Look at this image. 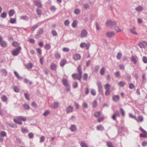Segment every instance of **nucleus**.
I'll return each mask as SVG.
<instances>
[{
    "label": "nucleus",
    "mask_w": 147,
    "mask_h": 147,
    "mask_svg": "<svg viewBox=\"0 0 147 147\" xmlns=\"http://www.w3.org/2000/svg\"><path fill=\"white\" fill-rule=\"evenodd\" d=\"M119 86L121 87H123L125 84V83L124 82L120 81L119 83Z\"/></svg>",
    "instance_id": "36"
},
{
    "label": "nucleus",
    "mask_w": 147,
    "mask_h": 147,
    "mask_svg": "<svg viewBox=\"0 0 147 147\" xmlns=\"http://www.w3.org/2000/svg\"><path fill=\"white\" fill-rule=\"evenodd\" d=\"M43 30L42 28H40L37 34L40 35L43 33Z\"/></svg>",
    "instance_id": "44"
},
{
    "label": "nucleus",
    "mask_w": 147,
    "mask_h": 147,
    "mask_svg": "<svg viewBox=\"0 0 147 147\" xmlns=\"http://www.w3.org/2000/svg\"><path fill=\"white\" fill-rule=\"evenodd\" d=\"M0 45L2 47H5L7 46V43L5 41L3 40L0 43Z\"/></svg>",
    "instance_id": "21"
},
{
    "label": "nucleus",
    "mask_w": 147,
    "mask_h": 147,
    "mask_svg": "<svg viewBox=\"0 0 147 147\" xmlns=\"http://www.w3.org/2000/svg\"><path fill=\"white\" fill-rule=\"evenodd\" d=\"M77 70L78 71V74L79 76L77 78V79H78L79 81H81V79L82 78V71L81 66L80 65H79L77 67Z\"/></svg>",
    "instance_id": "2"
},
{
    "label": "nucleus",
    "mask_w": 147,
    "mask_h": 147,
    "mask_svg": "<svg viewBox=\"0 0 147 147\" xmlns=\"http://www.w3.org/2000/svg\"><path fill=\"white\" fill-rule=\"evenodd\" d=\"M97 85L98 87V92L101 93L103 92V88L101 82L98 81L97 82Z\"/></svg>",
    "instance_id": "6"
},
{
    "label": "nucleus",
    "mask_w": 147,
    "mask_h": 147,
    "mask_svg": "<svg viewBox=\"0 0 147 147\" xmlns=\"http://www.w3.org/2000/svg\"><path fill=\"white\" fill-rule=\"evenodd\" d=\"M73 58L75 61H77L80 59L81 56L79 54H76L73 56Z\"/></svg>",
    "instance_id": "9"
},
{
    "label": "nucleus",
    "mask_w": 147,
    "mask_h": 147,
    "mask_svg": "<svg viewBox=\"0 0 147 147\" xmlns=\"http://www.w3.org/2000/svg\"><path fill=\"white\" fill-rule=\"evenodd\" d=\"M14 90L16 92H18L20 91V89L16 86L14 87Z\"/></svg>",
    "instance_id": "50"
},
{
    "label": "nucleus",
    "mask_w": 147,
    "mask_h": 147,
    "mask_svg": "<svg viewBox=\"0 0 147 147\" xmlns=\"http://www.w3.org/2000/svg\"><path fill=\"white\" fill-rule=\"evenodd\" d=\"M110 87V85L108 84H106L105 86V89L106 90H110L109 88Z\"/></svg>",
    "instance_id": "46"
},
{
    "label": "nucleus",
    "mask_w": 147,
    "mask_h": 147,
    "mask_svg": "<svg viewBox=\"0 0 147 147\" xmlns=\"http://www.w3.org/2000/svg\"><path fill=\"white\" fill-rule=\"evenodd\" d=\"M91 94L93 96H94L96 94V92L94 89H92L91 90Z\"/></svg>",
    "instance_id": "52"
},
{
    "label": "nucleus",
    "mask_w": 147,
    "mask_h": 147,
    "mask_svg": "<svg viewBox=\"0 0 147 147\" xmlns=\"http://www.w3.org/2000/svg\"><path fill=\"white\" fill-rule=\"evenodd\" d=\"M1 99L4 102H6L7 100V98L5 95H3L1 98Z\"/></svg>",
    "instance_id": "32"
},
{
    "label": "nucleus",
    "mask_w": 147,
    "mask_h": 147,
    "mask_svg": "<svg viewBox=\"0 0 147 147\" xmlns=\"http://www.w3.org/2000/svg\"><path fill=\"white\" fill-rule=\"evenodd\" d=\"M51 69L52 70H55L56 68L57 65L54 63H52L50 66Z\"/></svg>",
    "instance_id": "27"
},
{
    "label": "nucleus",
    "mask_w": 147,
    "mask_h": 147,
    "mask_svg": "<svg viewBox=\"0 0 147 147\" xmlns=\"http://www.w3.org/2000/svg\"><path fill=\"white\" fill-rule=\"evenodd\" d=\"M32 67L33 64L31 63H28L26 65V68L28 69H31L32 68Z\"/></svg>",
    "instance_id": "16"
},
{
    "label": "nucleus",
    "mask_w": 147,
    "mask_h": 147,
    "mask_svg": "<svg viewBox=\"0 0 147 147\" xmlns=\"http://www.w3.org/2000/svg\"><path fill=\"white\" fill-rule=\"evenodd\" d=\"M72 26L73 28L76 27L77 26V22L76 21H74L72 24Z\"/></svg>",
    "instance_id": "53"
},
{
    "label": "nucleus",
    "mask_w": 147,
    "mask_h": 147,
    "mask_svg": "<svg viewBox=\"0 0 147 147\" xmlns=\"http://www.w3.org/2000/svg\"><path fill=\"white\" fill-rule=\"evenodd\" d=\"M45 47L46 50H49L51 48V46L49 44H46L45 45Z\"/></svg>",
    "instance_id": "34"
},
{
    "label": "nucleus",
    "mask_w": 147,
    "mask_h": 147,
    "mask_svg": "<svg viewBox=\"0 0 147 147\" xmlns=\"http://www.w3.org/2000/svg\"><path fill=\"white\" fill-rule=\"evenodd\" d=\"M17 119L20 121H26V117L22 116H19L17 117Z\"/></svg>",
    "instance_id": "17"
},
{
    "label": "nucleus",
    "mask_w": 147,
    "mask_h": 147,
    "mask_svg": "<svg viewBox=\"0 0 147 147\" xmlns=\"http://www.w3.org/2000/svg\"><path fill=\"white\" fill-rule=\"evenodd\" d=\"M130 31L132 34H135L136 35L138 34L136 32L135 28L134 27L130 29Z\"/></svg>",
    "instance_id": "33"
},
{
    "label": "nucleus",
    "mask_w": 147,
    "mask_h": 147,
    "mask_svg": "<svg viewBox=\"0 0 147 147\" xmlns=\"http://www.w3.org/2000/svg\"><path fill=\"white\" fill-rule=\"evenodd\" d=\"M122 56V54L121 53H118L117 56V59H118L119 60L121 59Z\"/></svg>",
    "instance_id": "49"
},
{
    "label": "nucleus",
    "mask_w": 147,
    "mask_h": 147,
    "mask_svg": "<svg viewBox=\"0 0 147 147\" xmlns=\"http://www.w3.org/2000/svg\"><path fill=\"white\" fill-rule=\"evenodd\" d=\"M138 57L136 55L132 56L131 57V61L133 62L134 64H136L137 63V59Z\"/></svg>",
    "instance_id": "10"
},
{
    "label": "nucleus",
    "mask_w": 147,
    "mask_h": 147,
    "mask_svg": "<svg viewBox=\"0 0 147 147\" xmlns=\"http://www.w3.org/2000/svg\"><path fill=\"white\" fill-rule=\"evenodd\" d=\"M142 6L139 5L136 8V10L138 11H142Z\"/></svg>",
    "instance_id": "31"
},
{
    "label": "nucleus",
    "mask_w": 147,
    "mask_h": 147,
    "mask_svg": "<svg viewBox=\"0 0 147 147\" xmlns=\"http://www.w3.org/2000/svg\"><path fill=\"white\" fill-rule=\"evenodd\" d=\"M34 3L35 4V5L38 7H42V4L41 3L38 1H35Z\"/></svg>",
    "instance_id": "24"
},
{
    "label": "nucleus",
    "mask_w": 147,
    "mask_h": 147,
    "mask_svg": "<svg viewBox=\"0 0 147 147\" xmlns=\"http://www.w3.org/2000/svg\"><path fill=\"white\" fill-rule=\"evenodd\" d=\"M101 115L100 112V111H98L96 112L94 114V115L95 117H99Z\"/></svg>",
    "instance_id": "37"
},
{
    "label": "nucleus",
    "mask_w": 147,
    "mask_h": 147,
    "mask_svg": "<svg viewBox=\"0 0 147 147\" xmlns=\"http://www.w3.org/2000/svg\"><path fill=\"white\" fill-rule=\"evenodd\" d=\"M7 13L5 12H3L1 15V17L4 18L6 17Z\"/></svg>",
    "instance_id": "59"
},
{
    "label": "nucleus",
    "mask_w": 147,
    "mask_h": 147,
    "mask_svg": "<svg viewBox=\"0 0 147 147\" xmlns=\"http://www.w3.org/2000/svg\"><path fill=\"white\" fill-rule=\"evenodd\" d=\"M38 25H36L35 26H34L31 29V30L32 31H34L38 26Z\"/></svg>",
    "instance_id": "56"
},
{
    "label": "nucleus",
    "mask_w": 147,
    "mask_h": 147,
    "mask_svg": "<svg viewBox=\"0 0 147 147\" xmlns=\"http://www.w3.org/2000/svg\"><path fill=\"white\" fill-rule=\"evenodd\" d=\"M105 68L104 67H102L100 70V74L101 75H104L105 73Z\"/></svg>",
    "instance_id": "25"
},
{
    "label": "nucleus",
    "mask_w": 147,
    "mask_h": 147,
    "mask_svg": "<svg viewBox=\"0 0 147 147\" xmlns=\"http://www.w3.org/2000/svg\"><path fill=\"white\" fill-rule=\"evenodd\" d=\"M36 12L38 15H41L42 14L41 11L39 9H38L36 10Z\"/></svg>",
    "instance_id": "63"
},
{
    "label": "nucleus",
    "mask_w": 147,
    "mask_h": 147,
    "mask_svg": "<svg viewBox=\"0 0 147 147\" xmlns=\"http://www.w3.org/2000/svg\"><path fill=\"white\" fill-rule=\"evenodd\" d=\"M138 45L141 48H144L147 46V42L146 41H143L139 42Z\"/></svg>",
    "instance_id": "8"
},
{
    "label": "nucleus",
    "mask_w": 147,
    "mask_h": 147,
    "mask_svg": "<svg viewBox=\"0 0 147 147\" xmlns=\"http://www.w3.org/2000/svg\"><path fill=\"white\" fill-rule=\"evenodd\" d=\"M24 82L26 84L29 83L30 85H31L32 84V82L30 81L29 80L26 78H25L24 80Z\"/></svg>",
    "instance_id": "39"
},
{
    "label": "nucleus",
    "mask_w": 147,
    "mask_h": 147,
    "mask_svg": "<svg viewBox=\"0 0 147 147\" xmlns=\"http://www.w3.org/2000/svg\"><path fill=\"white\" fill-rule=\"evenodd\" d=\"M2 74L3 76H6L7 74V72L6 69H2L1 70Z\"/></svg>",
    "instance_id": "20"
},
{
    "label": "nucleus",
    "mask_w": 147,
    "mask_h": 147,
    "mask_svg": "<svg viewBox=\"0 0 147 147\" xmlns=\"http://www.w3.org/2000/svg\"><path fill=\"white\" fill-rule=\"evenodd\" d=\"M80 145L81 147H88V145L84 141L81 142Z\"/></svg>",
    "instance_id": "22"
},
{
    "label": "nucleus",
    "mask_w": 147,
    "mask_h": 147,
    "mask_svg": "<svg viewBox=\"0 0 147 147\" xmlns=\"http://www.w3.org/2000/svg\"><path fill=\"white\" fill-rule=\"evenodd\" d=\"M73 107L71 106H69L66 108V113H69L72 112Z\"/></svg>",
    "instance_id": "12"
},
{
    "label": "nucleus",
    "mask_w": 147,
    "mask_h": 147,
    "mask_svg": "<svg viewBox=\"0 0 147 147\" xmlns=\"http://www.w3.org/2000/svg\"><path fill=\"white\" fill-rule=\"evenodd\" d=\"M92 105L93 107L94 108L96 107L97 105V102L96 100H94L93 101Z\"/></svg>",
    "instance_id": "45"
},
{
    "label": "nucleus",
    "mask_w": 147,
    "mask_h": 147,
    "mask_svg": "<svg viewBox=\"0 0 147 147\" xmlns=\"http://www.w3.org/2000/svg\"><path fill=\"white\" fill-rule=\"evenodd\" d=\"M16 20L15 18H11L10 20V22L12 24H14L16 23Z\"/></svg>",
    "instance_id": "38"
},
{
    "label": "nucleus",
    "mask_w": 147,
    "mask_h": 147,
    "mask_svg": "<svg viewBox=\"0 0 147 147\" xmlns=\"http://www.w3.org/2000/svg\"><path fill=\"white\" fill-rule=\"evenodd\" d=\"M21 49V47H19L16 49L12 51V55L13 56H16L18 55Z\"/></svg>",
    "instance_id": "3"
},
{
    "label": "nucleus",
    "mask_w": 147,
    "mask_h": 147,
    "mask_svg": "<svg viewBox=\"0 0 147 147\" xmlns=\"http://www.w3.org/2000/svg\"><path fill=\"white\" fill-rule=\"evenodd\" d=\"M69 129L72 132H74L77 131V128L76 125H71Z\"/></svg>",
    "instance_id": "13"
},
{
    "label": "nucleus",
    "mask_w": 147,
    "mask_h": 147,
    "mask_svg": "<svg viewBox=\"0 0 147 147\" xmlns=\"http://www.w3.org/2000/svg\"><path fill=\"white\" fill-rule=\"evenodd\" d=\"M138 122L142 121L143 119V118L142 116H139L138 117V119H137L136 118L135 119Z\"/></svg>",
    "instance_id": "35"
},
{
    "label": "nucleus",
    "mask_w": 147,
    "mask_h": 147,
    "mask_svg": "<svg viewBox=\"0 0 147 147\" xmlns=\"http://www.w3.org/2000/svg\"><path fill=\"white\" fill-rule=\"evenodd\" d=\"M59 106V103L57 102H54L52 103L50 107L53 109L57 108Z\"/></svg>",
    "instance_id": "11"
},
{
    "label": "nucleus",
    "mask_w": 147,
    "mask_h": 147,
    "mask_svg": "<svg viewBox=\"0 0 147 147\" xmlns=\"http://www.w3.org/2000/svg\"><path fill=\"white\" fill-rule=\"evenodd\" d=\"M62 82L63 84L65 87L66 90L68 92L70 90V86L68 83V80L66 79H63Z\"/></svg>",
    "instance_id": "1"
},
{
    "label": "nucleus",
    "mask_w": 147,
    "mask_h": 147,
    "mask_svg": "<svg viewBox=\"0 0 147 147\" xmlns=\"http://www.w3.org/2000/svg\"><path fill=\"white\" fill-rule=\"evenodd\" d=\"M55 57L57 59H60L61 57L60 54L59 53H57L55 54Z\"/></svg>",
    "instance_id": "42"
},
{
    "label": "nucleus",
    "mask_w": 147,
    "mask_h": 147,
    "mask_svg": "<svg viewBox=\"0 0 147 147\" xmlns=\"http://www.w3.org/2000/svg\"><path fill=\"white\" fill-rule=\"evenodd\" d=\"M67 61L66 59H63L60 62V65L61 67H63L66 63Z\"/></svg>",
    "instance_id": "15"
},
{
    "label": "nucleus",
    "mask_w": 147,
    "mask_h": 147,
    "mask_svg": "<svg viewBox=\"0 0 147 147\" xmlns=\"http://www.w3.org/2000/svg\"><path fill=\"white\" fill-rule=\"evenodd\" d=\"M116 117H117L115 113V112L113 115L111 117V118L113 120L115 121V120H116Z\"/></svg>",
    "instance_id": "55"
},
{
    "label": "nucleus",
    "mask_w": 147,
    "mask_h": 147,
    "mask_svg": "<svg viewBox=\"0 0 147 147\" xmlns=\"http://www.w3.org/2000/svg\"><path fill=\"white\" fill-rule=\"evenodd\" d=\"M88 75L87 73H84L83 75V80H87Z\"/></svg>",
    "instance_id": "43"
},
{
    "label": "nucleus",
    "mask_w": 147,
    "mask_h": 147,
    "mask_svg": "<svg viewBox=\"0 0 147 147\" xmlns=\"http://www.w3.org/2000/svg\"><path fill=\"white\" fill-rule=\"evenodd\" d=\"M15 13V11L13 9H11L9 12V14L10 16H12L14 15Z\"/></svg>",
    "instance_id": "28"
},
{
    "label": "nucleus",
    "mask_w": 147,
    "mask_h": 147,
    "mask_svg": "<svg viewBox=\"0 0 147 147\" xmlns=\"http://www.w3.org/2000/svg\"><path fill=\"white\" fill-rule=\"evenodd\" d=\"M12 45L13 46L17 47L19 46V43L17 42H14L12 43Z\"/></svg>",
    "instance_id": "47"
},
{
    "label": "nucleus",
    "mask_w": 147,
    "mask_h": 147,
    "mask_svg": "<svg viewBox=\"0 0 147 147\" xmlns=\"http://www.w3.org/2000/svg\"><path fill=\"white\" fill-rule=\"evenodd\" d=\"M119 96L118 95H114L113 97V100L115 102L119 101Z\"/></svg>",
    "instance_id": "14"
},
{
    "label": "nucleus",
    "mask_w": 147,
    "mask_h": 147,
    "mask_svg": "<svg viewBox=\"0 0 147 147\" xmlns=\"http://www.w3.org/2000/svg\"><path fill=\"white\" fill-rule=\"evenodd\" d=\"M14 73L15 76L17 77V78L19 80H22V78L19 76L18 73L16 71H14Z\"/></svg>",
    "instance_id": "18"
},
{
    "label": "nucleus",
    "mask_w": 147,
    "mask_h": 147,
    "mask_svg": "<svg viewBox=\"0 0 147 147\" xmlns=\"http://www.w3.org/2000/svg\"><path fill=\"white\" fill-rule=\"evenodd\" d=\"M52 33L53 36H57V34L56 32L54 30H52Z\"/></svg>",
    "instance_id": "64"
},
{
    "label": "nucleus",
    "mask_w": 147,
    "mask_h": 147,
    "mask_svg": "<svg viewBox=\"0 0 147 147\" xmlns=\"http://www.w3.org/2000/svg\"><path fill=\"white\" fill-rule=\"evenodd\" d=\"M44 58V57L42 56H41L40 57V63L41 65H42L43 64Z\"/></svg>",
    "instance_id": "54"
},
{
    "label": "nucleus",
    "mask_w": 147,
    "mask_h": 147,
    "mask_svg": "<svg viewBox=\"0 0 147 147\" xmlns=\"http://www.w3.org/2000/svg\"><path fill=\"white\" fill-rule=\"evenodd\" d=\"M80 11L79 9H76L74 10V13L76 14H78L80 13Z\"/></svg>",
    "instance_id": "60"
},
{
    "label": "nucleus",
    "mask_w": 147,
    "mask_h": 147,
    "mask_svg": "<svg viewBox=\"0 0 147 147\" xmlns=\"http://www.w3.org/2000/svg\"><path fill=\"white\" fill-rule=\"evenodd\" d=\"M20 19L26 21H28L29 20V18L28 17L26 16H21L20 17Z\"/></svg>",
    "instance_id": "30"
},
{
    "label": "nucleus",
    "mask_w": 147,
    "mask_h": 147,
    "mask_svg": "<svg viewBox=\"0 0 147 147\" xmlns=\"http://www.w3.org/2000/svg\"><path fill=\"white\" fill-rule=\"evenodd\" d=\"M88 32L85 29L82 30L81 32L80 36L81 38H83L86 37L87 35Z\"/></svg>",
    "instance_id": "7"
},
{
    "label": "nucleus",
    "mask_w": 147,
    "mask_h": 147,
    "mask_svg": "<svg viewBox=\"0 0 147 147\" xmlns=\"http://www.w3.org/2000/svg\"><path fill=\"white\" fill-rule=\"evenodd\" d=\"M129 87L130 89H133L135 87V86L134 84H129Z\"/></svg>",
    "instance_id": "62"
},
{
    "label": "nucleus",
    "mask_w": 147,
    "mask_h": 147,
    "mask_svg": "<svg viewBox=\"0 0 147 147\" xmlns=\"http://www.w3.org/2000/svg\"><path fill=\"white\" fill-rule=\"evenodd\" d=\"M24 108L25 109H29L30 107L29 105L26 104H24V105L23 106Z\"/></svg>",
    "instance_id": "48"
},
{
    "label": "nucleus",
    "mask_w": 147,
    "mask_h": 147,
    "mask_svg": "<svg viewBox=\"0 0 147 147\" xmlns=\"http://www.w3.org/2000/svg\"><path fill=\"white\" fill-rule=\"evenodd\" d=\"M13 121L15 123L20 125H22V124L21 121H19L20 120H18L17 119H14Z\"/></svg>",
    "instance_id": "40"
},
{
    "label": "nucleus",
    "mask_w": 147,
    "mask_h": 147,
    "mask_svg": "<svg viewBox=\"0 0 147 147\" xmlns=\"http://www.w3.org/2000/svg\"><path fill=\"white\" fill-rule=\"evenodd\" d=\"M79 76L76 73H74L72 75V77L74 79L77 78Z\"/></svg>",
    "instance_id": "51"
},
{
    "label": "nucleus",
    "mask_w": 147,
    "mask_h": 147,
    "mask_svg": "<svg viewBox=\"0 0 147 147\" xmlns=\"http://www.w3.org/2000/svg\"><path fill=\"white\" fill-rule=\"evenodd\" d=\"M140 130L143 133V134H141L140 136L142 138H146L147 137V132L144 130L142 127L140 128Z\"/></svg>",
    "instance_id": "5"
},
{
    "label": "nucleus",
    "mask_w": 147,
    "mask_h": 147,
    "mask_svg": "<svg viewBox=\"0 0 147 147\" xmlns=\"http://www.w3.org/2000/svg\"><path fill=\"white\" fill-rule=\"evenodd\" d=\"M14 73L15 76L17 77V78L19 80H22V78L19 76L18 73L16 71H14Z\"/></svg>",
    "instance_id": "19"
},
{
    "label": "nucleus",
    "mask_w": 147,
    "mask_h": 147,
    "mask_svg": "<svg viewBox=\"0 0 147 147\" xmlns=\"http://www.w3.org/2000/svg\"><path fill=\"white\" fill-rule=\"evenodd\" d=\"M50 113L49 111L48 110L46 111H45L44 113L43 114V115L45 116L48 115Z\"/></svg>",
    "instance_id": "58"
},
{
    "label": "nucleus",
    "mask_w": 147,
    "mask_h": 147,
    "mask_svg": "<svg viewBox=\"0 0 147 147\" xmlns=\"http://www.w3.org/2000/svg\"><path fill=\"white\" fill-rule=\"evenodd\" d=\"M107 145L108 147H113L111 142H107Z\"/></svg>",
    "instance_id": "57"
},
{
    "label": "nucleus",
    "mask_w": 147,
    "mask_h": 147,
    "mask_svg": "<svg viewBox=\"0 0 147 147\" xmlns=\"http://www.w3.org/2000/svg\"><path fill=\"white\" fill-rule=\"evenodd\" d=\"M0 135L2 137H6L7 136V134L4 131H1L0 133Z\"/></svg>",
    "instance_id": "29"
},
{
    "label": "nucleus",
    "mask_w": 147,
    "mask_h": 147,
    "mask_svg": "<svg viewBox=\"0 0 147 147\" xmlns=\"http://www.w3.org/2000/svg\"><path fill=\"white\" fill-rule=\"evenodd\" d=\"M142 60L144 63H147V58L145 56H143Z\"/></svg>",
    "instance_id": "61"
},
{
    "label": "nucleus",
    "mask_w": 147,
    "mask_h": 147,
    "mask_svg": "<svg viewBox=\"0 0 147 147\" xmlns=\"http://www.w3.org/2000/svg\"><path fill=\"white\" fill-rule=\"evenodd\" d=\"M106 24L108 26H113L117 25V22L116 21H112L110 20L106 22Z\"/></svg>",
    "instance_id": "4"
},
{
    "label": "nucleus",
    "mask_w": 147,
    "mask_h": 147,
    "mask_svg": "<svg viewBox=\"0 0 147 147\" xmlns=\"http://www.w3.org/2000/svg\"><path fill=\"white\" fill-rule=\"evenodd\" d=\"M96 129L98 130L102 131L104 130L103 127L101 125H98L96 126Z\"/></svg>",
    "instance_id": "23"
},
{
    "label": "nucleus",
    "mask_w": 147,
    "mask_h": 147,
    "mask_svg": "<svg viewBox=\"0 0 147 147\" xmlns=\"http://www.w3.org/2000/svg\"><path fill=\"white\" fill-rule=\"evenodd\" d=\"M107 36L109 37H112L114 35V34L113 32H108L107 33Z\"/></svg>",
    "instance_id": "26"
},
{
    "label": "nucleus",
    "mask_w": 147,
    "mask_h": 147,
    "mask_svg": "<svg viewBox=\"0 0 147 147\" xmlns=\"http://www.w3.org/2000/svg\"><path fill=\"white\" fill-rule=\"evenodd\" d=\"M78 86V83L77 82H76L74 83L73 85V87L74 88H77Z\"/></svg>",
    "instance_id": "41"
}]
</instances>
